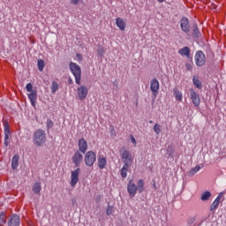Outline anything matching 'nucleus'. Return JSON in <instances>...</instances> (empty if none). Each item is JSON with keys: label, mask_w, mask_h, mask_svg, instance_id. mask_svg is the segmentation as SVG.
Returning <instances> with one entry per match:
<instances>
[{"label": "nucleus", "mask_w": 226, "mask_h": 226, "mask_svg": "<svg viewBox=\"0 0 226 226\" xmlns=\"http://www.w3.org/2000/svg\"><path fill=\"white\" fill-rule=\"evenodd\" d=\"M144 185L145 182L142 179L138 180L136 184L133 182V180H130L127 185V192L129 193V197L133 199L137 193H142V192H144Z\"/></svg>", "instance_id": "nucleus-1"}, {"label": "nucleus", "mask_w": 226, "mask_h": 226, "mask_svg": "<svg viewBox=\"0 0 226 226\" xmlns=\"http://www.w3.org/2000/svg\"><path fill=\"white\" fill-rule=\"evenodd\" d=\"M46 139H47V136H46L45 131L39 129L34 132L33 141L34 146H36L37 147H40L43 144H45Z\"/></svg>", "instance_id": "nucleus-2"}, {"label": "nucleus", "mask_w": 226, "mask_h": 226, "mask_svg": "<svg viewBox=\"0 0 226 226\" xmlns=\"http://www.w3.org/2000/svg\"><path fill=\"white\" fill-rule=\"evenodd\" d=\"M69 68L72 75L74 76L76 84H78V86H80L82 77V71L80 70V67L76 63L71 62L69 64Z\"/></svg>", "instance_id": "nucleus-3"}, {"label": "nucleus", "mask_w": 226, "mask_h": 226, "mask_svg": "<svg viewBox=\"0 0 226 226\" xmlns=\"http://www.w3.org/2000/svg\"><path fill=\"white\" fill-rule=\"evenodd\" d=\"M120 156L125 167H132V163H133V155H132V153H130V151L126 149L122 150L120 152Z\"/></svg>", "instance_id": "nucleus-4"}, {"label": "nucleus", "mask_w": 226, "mask_h": 226, "mask_svg": "<svg viewBox=\"0 0 226 226\" xmlns=\"http://www.w3.org/2000/svg\"><path fill=\"white\" fill-rule=\"evenodd\" d=\"M96 162V154L94 151H88L85 154V163L87 167H93Z\"/></svg>", "instance_id": "nucleus-5"}, {"label": "nucleus", "mask_w": 226, "mask_h": 226, "mask_svg": "<svg viewBox=\"0 0 226 226\" xmlns=\"http://www.w3.org/2000/svg\"><path fill=\"white\" fill-rule=\"evenodd\" d=\"M194 61L197 66H204V64H206V55L204 54V52H196Z\"/></svg>", "instance_id": "nucleus-6"}, {"label": "nucleus", "mask_w": 226, "mask_h": 226, "mask_svg": "<svg viewBox=\"0 0 226 226\" xmlns=\"http://www.w3.org/2000/svg\"><path fill=\"white\" fill-rule=\"evenodd\" d=\"M80 176V169L77 168L75 170L71 172V182L70 185L72 188L77 186V183H79V177Z\"/></svg>", "instance_id": "nucleus-7"}, {"label": "nucleus", "mask_w": 226, "mask_h": 226, "mask_svg": "<svg viewBox=\"0 0 226 226\" xmlns=\"http://www.w3.org/2000/svg\"><path fill=\"white\" fill-rule=\"evenodd\" d=\"M89 93V89L87 87L81 85L77 88V94L79 100H86L87 98V94Z\"/></svg>", "instance_id": "nucleus-8"}, {"label": "nucleus", "mask_w": 226, "mask_h": 226, "mask_svg": "<svg viewBox=\"0 0 226 226\" xmlns=\"http://www.w3.org/2000/svg\"><path fill=\"white\" fill-rule=\"evenodd\" d=\"M180 27L183 33H185V34H188L192 29L190 26V20L188 18H182L180 21Z\"/></svg>", "instance_id": "nucleus-9"}, {"label": "nucleus", "mask_w": 226, "mask_h": 226, "mask_svg": "<svg viewBox=\"0 0 226 226\" xmlns=\"http://www.w3.org/2000/svg\"><path fill=\"white\" fill-rule=\"evenodd\" d=\"M190 98L194 105V107H199L200 105V96L193 89H190Z\"/></svg>", "instance_id": "nucleus-10"}, {"label": "nucleus", "mask_w": 226, "mask_h": 226, "mask_svg": "<svg viewBox=\"0 0 226 226\" xmlns=\"http://www.w3.org/2000/svg\"><path fill=\"white\" fill-rule=\"evenodd\" d=\"M150 90L155 97L158 96V91H160V82L158 81V79H154L151 80Z\"/></svg>", "instance_id": "nucleus-11"}, {"label": "nucleus", "mask_w": 226, "mask_h": 226, "mask_svg": "<svg viewBox=\"0 0 226 226\" xmlns=\"http://www.w3.org/2000/svg\"><path fill=\"white\" fill-rule=\"evenodd\" d=\"M82 160H84V155L80 153V151H76L74 155L72 156V162L76 167H79L80 163H82Z\"/></svg>", "instance_id": "nucleus-12"}, {"label": "nucleus", "mask_w": 226, "mask_h": 226, "mask_svg": "<svg viewBox=\"0 0 226 226\" xmlns=\"http://www.w3.org/2000/svg\"><path fill=\"white\" fill-rule=\"evenodd\" d=\"M4 146L6 147H8V144H10L9 142H8V140L10 139V124H8V122H4Z\"/></svg>", "instance_id": "nucleus-13"}, {"label": "nucleus", "mask_w": 226, "mask_h": 226, "mask_svg": "<svg viewBox=\"0 0 226 226\" xmlns=\"http://www.w3.org/2000/svg\"><path fill=\"white\" fill-rule=\"evenodd\" d=\"M28 99L30 100V103L32 107H36V101L38 100V92L32 91L29 94H27Z\"/></svg>", "instance_id": "nucleus-14"}, {"label": "nucleus", "mask_w": 226, "mask_h": 226, "mask_svg": "<svg viewBox=\"0 0 226 226\" xmlns=\"http://www.w3.org/2000/svg\"><path fill=\"white\" fill-rule=\"evenodd\" d=\"M83 154H86V151H87V140L82 138L79 140V150Z\"/></svg>", "instance_id": "nucleus-15"}, {"label": "nucleus", "mask_w": 226, "mask_h": 226, "mask_svg": "<svg viewBox=\"0 0 226 226\" xmlns=\"http://www.w3.org/2000/svg\"><path fill=\"white\" fill-rule=\"evenodd\" d=\"M20 225V217L17 215H12L8 221V226H19Z\"/></svg>", "instance_id": "nucleus-16"}, {"label": "nucleus", "mask_w": 226, "mask_h": 226, "mask_svg": "<svg viewBox=\"0 0 226 226\" xmlns=\"http://www.w3.org/2000/svg\"><path fill=\"white\" fill-rule=\"evenodd\" d=\"M98 168L101 170H103L105 167H107V157L100 156L97 160Z\"/></svg>", "instance_id": "nucleus-17"}, {"label": "nucleus", "mask_w": 226, "mask_h": 226, "mask_svg": "<svg viewBox=\"0 0 226 226\" xmlns=\"http://www.w3.org/2000/svg\"><path fill=\"white\" fill-rule=\"evenodd\" d=\"M116 24L117 26L120 29V31H124V29H126V23L124 22V20H123V19L117 18Z\"/></svg>", "instance_id": "nucleus-18"}, {"label": "nucleus", "mask_w": 226, "mask_h": 226, "mask_svg": "<svg viewBox=\"0 0 226 226\" xmlns=\"http://www.w3.org/2000/svg\"><path fill=\"white\" fill-rule=\"evenodd\" d=\"M173 94H174L177 102H183V93L181 91H179V89L174 88Z\"/></svg>", "instance_id": "nucleus-19"}, {"label": "nucleus", "mask_w": 226, "mask_h": 226, "mask_svg": "<svg viewBox=\"0 0 226 226\" xmlns=\"http://www.w3.org/2000/svg\"><path fill=\"white\" fill-rule=\"evenodd\" d=\"M222 199V196L219 195L216 197V199L214 200L210 207V211H215V209H218V206H220V200Z\"/></svg>", "instance_id": "nucleus-20"}, {"label": "nucleus", "mask_w": 226, "mask_h": 226, "mask_svg": "<svg viewBox=\"0 0 226 226\" xmlns=\"http://www.w3.org/2000/svg\"><path fill=\"white\" fill-rule=\"evenodd\" d=\"M178 54L180 56H185L186 57L190 56V48L188 46H185L178 50Z\"/></svg>", "instance_id": "nucleus-21"}, {"label": "nucleus", "mask_w": 226, "mask_h": 226, "mask_svg": "<svg viewBox=\"0 0 226 226\" xmlns=\"http://www.w3.org/2000/svg\"><path fill=\"white\" fill-rule=\"evenodd\" d=\"M19 167V154H15L11 160V168L15 170Z\"/></svg>", "instance_id": "nucleus-22"}, {"label": "nucleus", "mask_w": 226, "mask_h": 226, "mask_svg": "<svg viewBox=\"0 0 226 226\" xmlns=\"http://www.w3.org/2000/svg\"><path fill=\"white\" fill-rule=\"evenodd\" d=\"M34 193H40L41 192V184H40L39 182H36L33 188H32Z\"/></svg>", "instance_id": "nucleus-23"}, {"label": "nucleus", "mask_w": 226, "mask_h": 226, "mask_svg": "<svg viewBox=\"0 0 226 226\" xmlns=\"http://www.w3.org/2000/svg\"><path fill=\"white\" fill-rule=\"evenodd\" d=\"M128 169H130V166L124 165L121 169L120 174L122 177H126L128 176Z\"/></svg>", "instance_id": "nucleus-24"}, {"label": "nucleus", "mask_w": 226, "mask_h": 226, "mask_svg": "<svg viewBox=\"0 0 226 226\" xmlns=\"http://www.w3.org/2000/svg\"><path fill=\"white\" fill-rule=\"evenodd\" d=\"M192 82L195 87H198V89H202V84H200V81L199 80V77H193Z\"/></svg>", "instance_id": "nucleus-25"}, {"label": "nucleus", "mask_w": 226, "mask_h": 226, "mask_svg": "<svg viewBox=\"0 0 226 226\" xmlns=\"http://www.w3.org/2000/svg\"><path fill=\"white\" fill-rule=\"evenodd\" d=\"M199 170H200V166L197 165L196 167L192 168L190 171H189V176L192 177L193 176H195V174H197V172H199Z\"/></svg>", "instance_id": "nucleus-26"}, {"label": "nucleus", "mask_w": 226, "mask_h": 226, "mask_svg": "<svg viewBox=\"0 0 226 226\" xmlns=\"http://www.w3.org/2000/svg\"><path fill=\"white\" fill-rule=\"evenodd\" d=\"M210 198H211V192L207 191L201 194V200L203 201L209 200Z\"/></svg>", "instance_id": "nucleus-27"}, {"label": "nucleus", "mask_w": 226, "mask_h": 226, "mask_svg": "<svg viewBox=\"0 0 226 226\" xmlns=\"http://www.w3.org/2000/svg\"><path fill=\"white\" fill-rule=\"evenodd\" d=\"M154 132L156 133V135H160V133H162V126L160 124H155L154 125Z\"/></svg>", "instance_id": "nucleus-28"}, {"label": "nucleus", "mask_w": 226, "mask_h": 226, "mask_svg": "<svg viewBox=\"0 0 226 226\" xmlns=\"http://www.w3.org/2000/svg\"><path fill=\"white\" fill-rule=\"evenodd\" d=\"M6 223V215L4 213H0V226H4Z\"/></svg>", "instance_id": "nucleus-29"}, {"label": "nucleus", "mask_w": 226, "mask_h": 226, "mask_svg": "<svg viewBox=\"0 0 226 226\" xmlns=\"http://www.w3.org/2000/svg\"><path fill=\"white\" fill-rule=\"evenodd\" d=\"M37 64L39 72H43V68L45 67V62L43 60H38Z\"/></svg>", "instance_id": "nucleus-30"}, {"label": "nucleus", "mask_w": 226, "mask_h": 226, "mask_svg": "<svg viewBox=\"0 0 226 226\" xmlns=\"http://www.w3.org/2000/svg\"><path fill=\"white\" fill-rule=\"evenodd\" d=\"M57 89H59V85L57 84V82L53 81L51 86V93H56Z\"/></svg>", "instance_id": "nucleus-31"}, {"label": "nucleus", "mask_w": 226, "mask_h": 226, "mask_svg": "<svg viewBox=\"0 0 226 226\" xmlns=\"http://www.w3.org/2000/svg\"><path fill=\"white\" fill-rule=\"evenodd\" d=\"M97 54L98 56H102L103 54H105V49L103 48V46H98Z\"/></svg>", "instance_id": "nucleus-32"}, {"label": "nucleus", "mask_w": 226, "mask_h": 226, "mask_svg": "<svg viewBox=\"0 0 226 226\" xmlns=\"http://www.w3.org/2000/svg\"><path fill=\"white\" fill-rule=\"evenodd\" d=\"M192 31H193V35L196 37H198L200 34V32L199 31V27H197V25L193 26Z\"/></svg>", "instance_id": "nucleus-33"}, {"label": "nucleus", "mask_w": 226, "mask_h": 226, "mask_svg": "<svg viewBox=\"0 0 226 226\" xmlns=\"http://www.w3.org/2000/svg\"><path fill=\"white\" fill-rule=\"evenodd\" d=\"M26 90L27 91V93H33V91H36L33 90V84L31 83L26 84Z\"/></svg>", "instance_id": "nucleus-34"}, {"label": "nucleus", "mask_w": 226, "mask_h": 226, "mask_svg": "<svg viewBox=\"0 0 226 226\" xmlns=\"http://www.w3.org/2000/svg\"><path fill=\"white\" fill-rule=\"evenodd\" d=\"M113 212L114 208L112 207V206H108L106 209V215H108V216H110V215H112Z\"/></svg>", "instance_id": "nucleus-35"}, {"label": "nucleus", "mask_w": 226, "mask_h": 226, "mask_svg": "<svg viewBox=\"0 0 226 226\" xmlns=\"http://www.w3.org/2000/svg\"><path fill=\"white\" fill-rule=\"evenodd\" d=\"M54 127V122L50 119L47 120V128L48 130H50V128Z\"/></svg>", "instance_id": "nucleus-36"}, {"label": "nucleus", "mask_w": 226, "mask_h": 226, "mask_svg": "<svg viewBox=\"0 0 226 226\" xmlns=\"http://www.w3.org/2000/svg\"><path fill=\"white\" fill-rule=\"evenodd\" d=\"M131 142H132L134 146H137V139H135V137L133 136L131 137Z\"/></svg>", "instance_id": "nucleus-37"}, {"label": "nucleus", "mask_w": 226, "mask_h": 226, "mask_svg": "<svg viewBox=\"0 0 226 226\" xmlns=\"http://www.w3.org/2000/svg\"><path fill=\"white\" fill-rule=\"evenodd\" d=\"M79 3V0H71V4H77Z\"/></svg>", "instance_id": "nucleus-38"}, {"label": "nucleus", "mask_w": 226, "mask_h": 226, "mask_svg": "<svg viewBox=\"0 0 226 226\" xmlns=\"http://www.w3.org/2000/svg\"><path fill=\"white\" fill-rule=\"evenodd\" d=\"M185 66L187 70H192V64H186Z\"/></svg>", "instance_id": "nucleus-39"}, {"label": "nucleus", "mask_w": 226, "mask_h": 226, "mask_svg": "<svg viewBox=\"0 0 226 226\" xmlns=\"http://www.w3.org/2000/svg\"><path fill=\"white\" fill-rule=\"evenodd\" d=\"M77 57H79V59H82V55L78 54V55H77Z\"/></svg>", "instance_id": "nucleus-40"}, {"label": "nucleus", "mask_w": 226, "mask_h": 226, "mask_svg": "<svg viewBox=\"0 0 226 226\" xmlns=\"http://www.w3.org/2000/svg\"><path fill=\"white\" fill-rule=\"evenodd\" d=\"M165 0H158L159 3H164Z\"/></svg>", "instance_id": "nucleus-41"}, {"label": "nucleus", "mask_w": 226, "mask_h": 226, "mask_svg": "<svg viewBox=\"0 0 226 226\" xmlns=\"http://www.w3.org/2000/svg\"><path fill=\"white\" fill-rule=\"evenodd\" d=\"M69 84H73V81L72 79H70Z\"/></svg>", "instance_id": "nucleus-42"}, {"label": "nucleus", "mask_w": 226, "mask_h": 226, "mask_svg": "<svg viewBox=\"0 0 226 226\" xmlns=\"http://www.w3.org/2000/svg\"><path fill=\"white\" fill-rule=\"evenodd\" d=\"M149 123L151 124V123H153V121L150 120Z\"/></svg>", "instance_id": "nucleus-43"}]
</instances>
